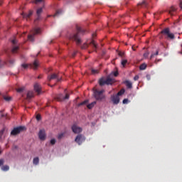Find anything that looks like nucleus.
<instances>
[{"label":"nucleus","mask_w":182,"mask_h":182,"mask_svg":"<svg viewBox=\"0 0 182 182\" xmlns=\"http://www.w3.org/2000/svg\"><path fill=\"white\" fill-rule=\"evenodd\" d=\"M2 171H8L9 170V166L5 165L1 167Z\"/></svg>","instance_id":"nucleus-25"},{"label":"nucleus","mask_w":182,"mask_h":182,"mask_svg":"<svg viewBox=\"0 0 182 182\" xmlns=\"http://www.w3.org/2000/svg\"><path fill=\"white\" fill-rule=\"evenodd\" d=\"M4 99L6 102H9V101L12 100V97H4Z\"/></svg>","instance_id":"nucleus-35"},{"label":"nucleus","mask_w":182,"mask_h":182,"mask_svg":"<svg viewBox=\"0 0 182 182\" xmlns=\"http://www.w3.org/2000/svg\"><path fill=\"white\" fill-rule=\"evenodd\" d=\"M33 164H35L36 166H37V164H39V158L38 157H36L33 159Z\"/></svg>","instance_id":"nucleus-26"},{"label":"nucleus","mask_w":182,"mask_h":182,"mask_svg":"<svg viewBox=\"0 0 182 182\" xmlns=\"http://www.w3.org/2000/svg\"><path fill=\"white\" fill-rule=\"evenodd\" d=\"M36 14L38 16L41 15L42 14V8L37 9Z\"/></svg>","instance_id":"nucleus-36"},{"label":"nucleus","mask_w":182,"mask_h":182,"mask_svg":"<svg viewBox=\"0 0 182 182\" xmlns=\"http://www.w3.org/2000/svg\"><path fill=\"white\" fill-rule=\"evenodd\" d=\"M14 63H15V60H9L7 63L0 60V68H3L5 65H8V66H14Z\"/></svg>","instance_id":"nucleus-11"},{"label":"nucleus","mask_w":182,"mask_h":182,"mask_svg":"<svg viewBox=\"0 0 182 182\" xmlns=\"http://www.w3.org/2000/svg\"><path fill=\"white\" fill-rule=\"evenodd\" d=\"M134 80H139V75H135L134 77Z\"/></svg>","instance_id":"nucleus-46"},{"label":"nucleus","mask_w":182,"mask_h":182,"mask_svg":"<svg viewBox=\"0 0 182 182\" xmlns=\"http://www.w3.org/2000/svg\"><path fill=\"white\" fill-rule=\"evenodd\" d=\"M160 33L161 35H164V36H165L166 39H176V36H174V34L171 32H170V28H166L164 29H163Z\"/></svg>","instance_id":"nucleus-2"},{"label":"nucleus","mask_w":182,"mask_h":182,"mask_svg":"<svg viewBox=\"0 0 182 182\" xmlns=\"http://www.w3.org/2000/svg\"><path fill=\"white\" fill-rule=\"evenodd\" d=\"M54 99L58 100V102H63V100L69 99V94H66L65 96H63V94H58L55 96Z\"/></svg>","instance_id":"nucleus-9"},{"label":"nucleus","mask_w":182,"mask_h":182,"mask_svg":"<svg viewBox=\"0 0 182 182\" xmlns=\"http://www.w3.org/2000/svg\"><path fill=\"white\" fill-rule=\"evenodd\" d=\"M91 72L92 75H97V73H99V70L92 69Z\"/></svg>","instance_id":"nucleus-30"},{"label":"nucleus","mask_w":182,"mask_h":182,"mask_svg":"<svg viewBox=\"0 0 182 182\" xmlns=\"http://www.w3.org/2000/svg\"><path fill=\"white\" fill-rule=\"evenodd\" d=\"M93 38L96 37V34H92Z\"/></svg>","instance_id":"nucleus-51"},{"label":"nucleus","mask_w":182,"mask_h":182,"mask_svg":"<svg viewBox=\"0 0 182 182\" xmlns=\"http://www.w3.org/2000/svg\"><path fill=\"white\" fill-rule=\"evenodd\" d=\"M0 5H2V0H0Z\"/></svg>","instance_id":"nucleus-53"},{"label":"nucleus","mask_w":182,"mask_h":182,"mask_svg":"<svg viewBox=\"0 0 182 182\" xmlns=\"http://www.w3.org/2000/svg\"><path fill=\"white\" fill-rule=\"evenodd\" d=\"M127 63V60H122L121 62V65H122L123 68L126 66Z\"/></svg>","instance_id":"nucleus-32"},{"label":"nucleus","mask_w":182,"mask_h":182,"mask_svg":"<svg viewBox=\"0 0 182 182\" xmlns=\"http://www.w3.org/2000/svg\"><path fill=\"white\" fill-rule=\"evenodd\" d=\"M76 29H77V33L70 34L68 38L70 41H74L75 42H76L77 45H80V43H82V39L80 38L79 35H80V33L83 35V33H85V30L82 29L81 27L77 26L76 27Z\"/></svg>","instance_id":"nucleus-1"},{"label":"nucleus","mask_w":182,"mask_h":182,"mask_svg":"<svg viewBox=\"0 0 182 182\" xmlns=\"http://www.w3.org/2000/svg\"><path fill=\"white\" fill-rule=\"evenodd\" d=\"M56 80L57 82H60L62 80V77L59 76V75L56 73H53L50 75L48 76V82H51V80Z\"/></svg>","instance_id":"nucleus-8"},{"label":"nucleus","mask_w":182,"mask_h":182,"mask_svg":"<svg viewBox=\"0 0 182 182\" xmlns=\"http://www.w3.org/2000/svg\"><path fill=\"white\" fill-rule=\"evenodd\" d=\"M119 75V72L116 71L114 73V76L117 77Z\"/></svg>","instance_id":"nucleus-47"},{"label":"nucleus","mask_w":182,"mask_h":182,"mask_svg":"<svg viewBox=\"0 0 182 182\" xmlns=\"http://www.w3.org/2000/svg\"><path fill=\"white\" fill-rule=\"evenodd\" d=\"M26 130V127L20 126L14 128V129L11 132V136H17V134H19V133H21V132H25Z\"/></svg>","instance_id":"nucleus-6"},{"label":"nucleus","mask_w":182,"mask_h":182,"mask_svg":"<svg viewBox=\"0 0 182 182\" xmlns=\"http://www.w3.org/2000/svg\"><path fill=\"white\" fill-rule=\"evenodd\" d=\"M19 50V47L18 46H14L13 47V48L11 49V53H17L18 50Z\"/></svg>","instance_id":"nucleus-21"},{"label":"nucleus","mask_w":182,"mask_h":182,"mask_svg":"<svg viewBox=\"0 0 182 182\" xmlns=\"http://www.w3.org/2000/svg\"><path fill=\"white\" fill-rule=\"evenodd\" d=\"M4 129L0 131V139H2V136L4 135Z\"/></svg>","instance_id":"nucleus-40"},{"label":"nucleus","mask_w":182,"mask_h":182,"mask_svg":"<svg viewBox=\"0 0 182 182\" xmlns=\"http://www.w3.org/2000/svg\"><path fill=\"white\" fill-rule=\"evenodd\" d=\"M113 83H114V80L110 77H102L99 80L100 86H105V85H113Z\"/></svg>","instance_id":"nucleus-4"},{"label":"nucleus","mask_w":182,"mask_h":182,"mask_svg":"<svg viewBox=\"0 0 182 182\" xmlns=\"http://www.w3.org/2000/svg\"><path fill=\"white\" fill-rule=\"evenodd\" d=\"M55 143H56V139H52L50 140V144H52V146H53L54 144H55Z\"/></svg>","instance_id":"nucleus-37"},{"label":"nucleus","mask_w":182,"mask_h":182,"mask_svg":"<svg viewBox=\"0 0 182 182\" xmlns=\"http://www.w3.org/2000/svg\"><path fill=\"white\" fill-rule=\"evenodd\" d=\"M23 90H25V87H21L20 88H18L16 90V92H18V93H22V92H23Z\"/></svg>","instance_id":"nucleus-28"},{"label":"nucleus","mask_w":182,"mask_h":182,"mask_svg":"<svg viewBox=\"0 0 182 182\" xmlns=\"http://www.w3.org/2000/svg\"><path fill=\"white\" fill-rule=\"evenodd\" d=\"M31 35H29L28 36V39L30 40L31 42H33V41H35V35H39V33H41V28H34L32 31H31Z\"/></svg>","instance_id":"nucleus-7"},{"label":"nucleus","mask_w":182,"mask_h":182,"mask_svg":"<svg viewBox=\"0 0 182 182\" xmlns=\"http://www.w3.org/2000/svg\"><path fill=\"white\" fill-rule=\"evenodd\" d=\"M176 11V8L174 6L171 7V9L168 11V14L170 15H174V11Z\"/></svg>","instance_id":"nucleus-22"},{"label":"nucleus","mask_w":182,"mask_h":182,"mask_svg":"<svg viewBox=\"0 0 182 182\" xmlns=\"http://www.w3.org/2000/svg\"><path fill=\"white\" fill-rule=\"evenodd\" d=\"M90 45H92V46L96 49L97 48V45H96V43H95L94 40H92L91 42L90 43Z\"/></svg>","instance_id":"nucleus-29"},{"label":"nucleus","mask_w":182,"mask_h":182,"mask_svg":"<svg viewBox=\"0 0 182 182\" xmlns=\"http://www.w3.org/2000/svg\"><path fill=\"white\" fill-rule=\"evenodd\" d=\"M36 1V4H38V2H42V1L43 0H35Z\"/></svg>","instance_id":"nucleus-49"},{"label":"nucleus","mask_w":182,"mask_h":182,"mask_svg":"<svg viewBox=\"0 0 182 182\" xmlns=\"http://www.w3.org/2000/svg\"><path fill=\"white\" fill-rule=\"evenodd\" d=\"M38 79H41V77H40V76H38Z\"/></svg>","instance_id":"nucleus-55"},{"label":"nucleus","mask_w":182,"mask_h":182,"mask_svg":"<svg viewBox=\"0 0 182 182\" xmlns=\"http://www.w3.org/2000/svg\"><path fill=\"white\" fill-rule=\"evenodd\" d=\"M133 50H136V48H134V46H132Z\"/></svg>","instance_id":"nucleus-52"},{"label":"nucleus","mask_w":182,"mask_h":182,"mask_svg":"<svg viewBox=\"0 0 182 182\" xmlns=\"http://www.w3.org/2000/svg\"><path fill=\"white\" fill-rule=\"evenodd\" d=\"M128 102H129V100H128V99H124L123 101H122V103H123L124 105H126V104H127Z\"/></svg>","instance_id":"nucleus-39"},{"label":"nucleus","mask_w":182,"mask_h":182,"mask_svg":"<svg viewBox=\"0 0 182 182\" xmlns=\"http://www.w3.org/2000/svg\"><path fill=\"white\" fill-rule=\"evenodd\" d=\"M60 14H62V10H58L57 11H56V13L54 14V18L55 17V16H58V15H60Z\"/></svg>","instance_id":"nucleus-34"},{"label":"nucleus","mask_w":182,"mask_h":182,"mask_svg":"<svg viewBox=\"0 0 182 182\" xmlns=\"http://www.w3.org/2000/svg\"><path fill=\"white\" fill-rule=\"evenodd\" d=\"M85 140H86V138L82 134H78L75 137V143L79 144V146H80V144H82V143H83V141H85Z\"/></svg>","instance_id":"nucleus-10"},{"label":"nucleus","mask_w":182,"mask_h":182,"mask_svg":"<svg viewBox=\"0 0 182 182\" xmlns=\"http://www.w3.org/2000/svg\"><path fill=\"white\" fill-rule=\"evenodd\" d=\"M149 54H150V53H149V52H146V53H144V58H149Z\"/></svg>","instance_id":"nucleus-38"},{"label":"nucleus","mask_w":182,"mask_h":182,"mask_svg":"<svg viewBox=\"0 0 182 182\" xmlns=\"http://www.w3.org/2000/svg\"><path fill=\"white\" fill-rule=\"evenodd\" d=\"M111 102L113 105H119L120 103V97L117 95H113L111 96Z\"/></svg>","instance_id":"nucleus-12"},{"label":"nucleus","mask_w":182,"mask_h":182,"mask_svg":"<svg viewBox=\"0 0 182 182\" xmlns=\"http://www.w3.org/2000/svg\"><path fill=\"white\" fill-rule=\"evenodd\" d=\"M63 136H64V134H60L59 135H58V139H59V140H60V139H62L63 137Z\"/></svg>","instance_id":"nucleus-43"},{"label":"nucleus","mask_w":182,"mask_h":182,"mask_svg":"<svg viewBox=\"0 0 182 182\" xmlns=\"http://www.w3.org/2000/svg\"><path fill=\"white\" fill-rule=\"evenodd\" d=\"M72 130L73 133L77 134V133H82V128L80 127H77V125H73Z\"/></svg>","instance_id":"nucleus-15"},{"label":"nucleus","mask_w":182,"mask_h":182,"mask_svg":"<svg viewBox=\"0 0 182 182\" xmlns=\"http://www.w3.org/2000/svg\"><path fill=\"white\" fill-rule=\"evenodd\" d=\"M11 42L13 45H16V40H12Z\"/></svg>","instance_id":"nucleus-48"},{"label":"nucleus","mask_w":182,"mask_h":182,"mask_svg":"<svg viewBox=\"0 0 182 182\" xmlns=\"http://www.w3.org/2000/svg\"><path fill=\"white\" fill-rule=\"evenodd\" d=\"M21 66L23 68V69H28V68L30 67L32 69H34V70H36V69H38L39 67V61H38V60H35L33 64H22Z\"/></svg>","instance_id":"nucleus-5"},{"label":"nucleus","mask_w":182,"mask_h":182,"mask_svg":"<svg viewBox=\"0 0 182 182\" xmlns=\"http://www.w3.org/2000/svg\"><path fill=\"white\" fill-rule=\"evenodd\" d=\"M38 137L40 140H46V134L45 133V129H41L38 132Z\"/></svg>","instance_id":"nucleus-13"},{"label":"nucleus","mask_w":182,"mask_h":182,"mask_svg":"<svg viewBox=\"0 0 182 182\" xmlns=\"http://www.w3.org/2000/svg\"><path fill=\"white\" fill-rule=\"evenodd\" d=\"M105 90H96L94 89V97L95 99H96V100H103V99H105Z\"/></svg>","instance_id":"nucleus-3"},{"label":"nucleus","mask_w":182,"mask_h":182,"mask_svg":"<svg viewBox=\"0 0 182 182\" xmlns=\"http://www.w3.org/2000/svg\"><path fill=\"white\" fill-rule=\"evenodd\" d=\"M41 114H37V115H36V119H37L38 121H39V120H41Z\"/></svg>","instance_id":"nucleus-42"},{"label":"nucleus","mask_w":182,"mask_h":182,"mask_svg":"<svg viewBox=\"0 0 182 182\" xmlns=\"http://www.w3.org/2000/svg\"><path fill=\"white\" fill-rule=\"evenodd\" d=\"M95 105H96V101L92 102V103L87 105V109H93L95 107Z\"/></svg>","instance_id":"nucleus-20"},{"label":"nucleus","mask_w":182,"mask_h":182,"mask_svg":"<svg viewBox=\"0 0 182 182\" xmlns=\"http://www.w3.org/2000/svg\"><path fill=\"white\" fill-rule=\"evenodd\" d=\"M158 55H159V50H157L155 53H153L151 55L150 59H151L152 58H154V56H158Z\"/></svg>","instance_id":"nucleus-31"},{"label":"nucleus","mask_w":182,"mask_h":182,"mask_svg":"<svg viewBox=\"0 0 182 182\" xmlns=\"http://www.w3.org/2000/svg\"><path fill=\"white\" fill-rule=\"evenodd\" d=\"M35 96V94H33V91H28L27 93V100H31L32 97Z\"/></svg>","instance_id":"nucleus-17"},{"label":"nucleus","mask_w":182,"mask_h":182,"mask_svg":"<svg viewBox=\"0 0 182 182\" xmlns=\"http://www.w3.org/2000/svg\"><path fill=\"white\" fill-rule=\"evenodd\" d=\"M124 83L126 84V86L128 87V89H132V87H133V84H132V82L126 80L124 81Z\"/></svg>","instance_id":"nucleus-19"},{"label":"nucleus","mask_w":182,"mask_h":182,"mask_svg":"<svg viewBox=\"0 0 182 182\" xmlns=\"http://www.w3.org/2000/svg\"><path fill=\"white\" fill-rule=\"evenodd\" d=\"M147 68V65L146 63H143L139 66L140 70H146V68Z\"/></svg>","instance_id":"nucleus-23"},{"label":"nucleus","mask_w":182,"mask_h":182,"mask_svg":"<svg viewBox=\"0 0 182 182\" xmlns=\"http://www.w3.org/2000/svg\"><path fill=\"white\" fill-rule=\"evenodd\" d=\"M34 90L38 93V95H41V92L42 90V87L39 85V83L36 82L34 84Z\"/></svg>","instance_id":"nucleus-14"},{"label":"nucleus","mask_w":182,"mask_h":182,"mask_svg":"<svg viewBox=\"0 0 182 182\" xmlns=\"http://www.w3.org/2000/svg\"><path fill=\"white\" fill-rule=\"evenodd\" d=\"M124 92H126V90L124 89H122L119 92H117V95H118V97L123 96V95H124Z\"/></svg>","instance_id":"nucleus-24"},{"label":"nucleus","mask_w":182,"mask_h":182,"mask_svg":"<svg viewBox=\"0 0 182 182\" xmlns=\"http://www.w3.org/2000/svg\"><path fill=\"white\" fill-rule=\"evenodd\" d=\"M118 55L119 56H121V58H123L124 56V53L119 52Z\"/></svg>","instance_id":"nucleus-41"},{"label":"nucleus","mask_w":182,"mask_h":182,"mask_svg":"<svg viewBox=\"0 0 182 182\" xmlns=\"http://www.w3.org/2000/svg\"><path fill=\"white\" fill-rule=\"evenodd\" d=\"M88 48L89 45L87 43H84L81 47L82 49H87Z\"/></svg>","instance_id":"nucleus-33"},{"label":"nucleus","mask_w":182,"mask_h":182,"mask_svg":"<svg viewBox=\"0 0 182 182\" xmlns=\"http://www.w3.org/2000/svg\"><path fill=\"white\" fill-rule=\"evenodd\" d=\"M87 103H89V100H85L82 102H80V104H78V106H83L85 105H87Z\"/></svg>","instance_id":"nucleus-27"},{"label":"nucleus","mask_w":182,"mask_h":182,"mask_svg":"<svg viewBox=\"0 0 182 182\" xmlns=\"http://www.w3.org/2000/svg\"><path fill=\"white\" fill-rule=\"evenodd\" d=\"M138 6L140 8H147V6H149V2H147L146 0H144L141 1V3L138 4Z\"/></svg>","instance_id":"nucleus-16"},{"label":"nucleus","mask_w":182,"mask_h":182,"mask_svg":"<svg viewBox=\"0 0 182 182\" xmlns=\"http://www.w3.org/2000/svg\"><path fill=\"white\" fill-rule=\"evenodd\" d=\"M181 9H182V1L180 2V5H179Z\"/></svg>","instance_id":"nucleus-50"},{"label":"nucleus","mask_w":182,"mask_h":182,"mask_svg":"<svg viewBox=\"0 0 182 182\" xmlns=\"http://www.w3.org/2000/svg\"><path fill=\"white\" fill-rule=\"evenodd\" d=\"M5 115H4V114H1V117H4Z\"/></svg>","instance_id":"nucleus-54"},{"label":"nucleus","mask_w":182,"mask_h":182,"mask_svg":"<svg viewBox=\"0 0 182 182\" xmlns=\"http://www.w3.org/2000/svg\"><path fill=\"white\" fill-rule=\"evenodd\" d=\"M77 53V51H74L72 54L73 58H75L76 56V54Z\"/></svg>","instance_id":"nucleus-45"},{"label":"nucleus","mask_w":182,"mask_h":182,"mask_svg":"<svg viewBox=\"0 0 182 182\" xmlns=\"http://www.w3.org/2000/svg\"><path fill=\"white\" fill-rule=\"evenodd\" d=\"M32 11H29L28 14H23V18H26V19H29L31 16H32Z\"/></svg>","instance_id":"nucleus-18"},{"label":"nucleus","mask_w":182,"mask_h":182,"mask_svg":"<svg viewBox=\"0 0 182 182\" xmlns=\"http://www.w3.org/2000/svg\"><path fill=\"white\" fill-rule=\"evenodd\" d=\"M4 159H0V167L1 166H4Z\"/></svg>","instance_id":"nucleus-44"}]
</instances>
